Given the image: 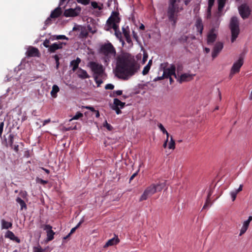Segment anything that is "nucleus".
Wrapping results in <instances>:
<instances>
[{"mask_svg": "<svg viewBox=\"0 0 252 252\" xmlns=\"http://www.w3.org/2000/svg\"><path fill=\"white\" fill-rule=\"evenodd\" d=\"M5 237L10 239L12 241H15L18 243H20V239L18 237L15 236L13 232L11 231H7L5 234Z\"/></svg>", "mask_w": 252, "mask_h": 252, "instance_id": "obj_19", "label": "nucleus"}, {"mask_svg": "<svg viewBox=\"0 0 252 252\" xmlns=\"http://www.w3.org/2000/svg\"><path fill=\"white\" fill-rule=\"evenodd\" d=\"M177 0H169L167 15L169 21L175 26L178 20V13L182 9L177 3Z\"/></svg>", "mask_w": 252, "mask_h": 252, "instance_id": "obj_3", "label": "nucleus"}, {"mask_svg": "<svg viewBox=\"0 0 252 252\" xmlns=\"http://www.w3.org/2000/svg\"><path fill=\"white\" fill-rule=\"evenodd\" d=\"M226 0H218V11L219 12H221L222 9L223 8Z\"/></svg>", "mask_w": 252, "mask_h": 252, "instance_id": "obj_31", "label": "nucleus"}, {"mask_svg": "<svg viewBox=\"0 0 252 252\" xmlns=\"http://www.w3.org/2000/svg\"><path fill=\"white\" fill-rule=\"evenodd\" d=\"M125 104H126L125 102H122L118 98L114 99L113 105L116 106H117L118 107H120V108H123L125 106Z\"/></svg>", "mask_w": 252, "mask_h": 252, "instance_id": "obj_29", "label": "nucleus"}, {"mask_svg": "<svg viewBox=\"0 0 252 252\" xmlns=\"http://www.w3.org/2000/svg\"><path fill=\"white\" fill-rule=\"evenodd\" d=\"M86 108L91 110L92 112H95V111H96V110L93 107L88 106V107H86Z\"/></svg>", "mask_w": 252, "mask_h": 252, "instance_id": "obj_61", "label": "nucleus"}, {"mask_svg": "<svg viewBox=\"0 0 252 252\" xmlns=\"http://www.w3.org/2000/svg\"><path fill=\"white\" fill-rule=\"evenodd\" d=\"M51 17L50 16L49 17H48L45 21V25L46 26H48L49 25H50L52 23V21H51Z\"/></svg>", "mask_w": 252, "mask_h": 252, "instance_id": "obj_52", "label": "nucleus"}, {"mask_svg": "<svg viewBox=\"0 0 252 252\" xmlns=\"http://www.w3.org/2000/svg\"><path fill=\"white\" fill-rule=\"evenodd\" d=\"M81 10V8L79 6L76 7L74 9L69 8L65 10L63 15L66 17H76L80 14Z\"/></svg>", "mask_w": 252, "mask_h": 252, "instance_id": "obj_11", "label": "nucleus"}, {"mask_svg": "<svg viewBox=\"0 0 252 252\" xmlns=\"http://www.w3.org/2000/svg\"><path fill=\"white\" fill-rule=\"evenodd\" d=\"M39 54V50L37 48L33 47H30L27 52L26 55L28 57H38Z\"/></svg>", "mask_w": 252, "mask_h": 252, "instance_id": "obj_16", "label": "nucleus"}, {"mask_svg": "<svg viewBox=\"0 0 252 252\" xmlns=\"http://www.w3.org/2000/svg\"><path fill=\"white\" fill-rule=\"evenodd\" d=\"M138 171L133 174L130 177L129 182H131L137 175Z\"/></svg>", "mask_w": 252, "mask_h": 252, "instance_id": "obj_57", "label": "nucleus"}, {"mask_svg": "<svg viewBox=\"0 0 252 252\" xmlns=\"http://www.w3.org/2000/svg\"><path fill=\"white\" fill-rule=\"evenodd\" d=\"M126 42L132 45V40L130 38V36L125 37Z\"/></svg>", "mask_w": 252, "mask_h": 252, "instance_id": "obj_54", "label": "nucleus"}, {"mask_svg": "<svg viewBox=\"0 0 252 252\" xmlns=\"http://www.w3.org/2000/svg\"><path fill=\"white\" fill-rule=\"evenodd\" d=\"M14 135L13 134H10L9 135L8 137V141L6 142V146L7 147L8 145L11 148H13V142H14Z\"/></svg>", "mask_w": 252, "mask_h": 252, "instance_id": "obj_26", "label": "nucleus"}, {"mask_svg": "<svg viewBox=\"0 0 252 252\" xmlns=\"http://www.w3.org/2000/svg\"><path fill=\"white\" fill-rule=\"evenodd\" d=\"M120 242V239L118 236L115 235V237L111 239H109L105 244L104 248H106L109 246L116 245Z\"/></svg>", "mask_w": 252, "mask_h": 252, "instance_id": "obj_17", "label": "nucleus"}, {"mask_svg": "<svg viewBox=\"0 0 252 252\" xmlns=\"http://www.w3.org/2000/svg\"><path fill=\"white\" fill-rule=\"evenodd\" d=\"M150 67L149 65H146L144 67L142 71V74L143 75H145L147 74L150 69Z\"/></svg>", "mask_w": 252, "mask_h": 252, "instance_id": "obj_39", "label": "nucleus"}, {"mask_svg": "<svg viewBox=\"0 0 252 252\" xmlns=\"http://www.w3.org/2000/svg\"><path fill=\"white\" fill-rule=\"evenodd\" d=\"M176 66L174 64H171L169 67H163V73L165 78H168L169 77L173 75L175 78H177V75L175 73Z\"/></svg>", "mask_w": 252, "mask_h": 252, "instance_id": "obj_10", "label": "nucleus"}, {"mask_svg": "<svg viewBox=\"0 0 252 252\" xmlns=\"http://www.w3.org/2000/svg\"><path fill=\"white\" fill-rule=\"evenodd\" d=\"M230 28L231 32V42H233L237 38L240 32L239 21L236 17L231 18Z\"/></svg>", "mask_w": 252, "mask_h": 252, "instance_id": "obj_6", "label": "nucleus"}, {"mask_svg": "<svg viewBox=\"0 0 252 252\" xmlns=\"http://www.w3.org/2000/svg\"><path fill=\"white\" fill-rule=\"evenodd\" d=\"M16 201L17 203H18L20 204L21 207V210L27 209V207L26 203L20 197H17V198L16 199Z\"/></svg>", "mask_w": 252, "mask_h": 252, "instance_id": "obj_28", "label": "nucleus"}, {"mask_svg": "<svg viewBox=\"0 0 252 252\" xmlns=\"http://www.w3.org/2000/svg\"><path fill=\"white\" fill-rule=\"evenodd\" d=\"M215 0H208V6L207 10V18L210 19L211 17V10L214 5Z\"/></svg>", "mask_w": 252, "mask_h": 252, "instance_id": "obj_21", "label": "nucleus"}, {"mask_svg": "<svg viewBox=\"0 0 252 252\" xmlns=\"http://www.w3.org/2000/svg\"><path fill=\"white\" fill-rule=\"evenodd\" d=\"M165 186V182H160L157 184H152L147 187L144 190L143 194L141 195L139 201H142L146 200L148 197L151 196L157 191H161Z\"/></svg>", "mask_w": 252, "mask_h": 252, "instance_id": "obj_4", "label": "nucleus"}, {"mask_svg": "<svg viewBox=\"0 0 252 252\" xmlns=\"http://www.w3.org/2000/svg\"><path fill=\"white\" fill-rule=\"evenodd\" d=\"M83 222H84V219H82L81 220L79 221V222L77 224V225L75 227L72 228L71 229L70 232L69 233L71 235L72 234H73Z\"/></svg>", "mask_w": 252, "mask_h": 252, "instance_id": "obj_36", "label": "nucleus"}, {"mask_svg": "<svg viewBox=\"0 0 252 252\" xmlns=\"http://www.w3.org/2000/svg\"><path fill=\"white\" fill-rule=\"evenodd\" d=\"M122 31L125 37L130 36L129 30L128 27L126 28L123 27Z\"/></svg>", "mask_w": 252, "mask_h": 252, "instance_id": "obj_37", "label": "nucleus"}, {"mask_svg": "<svg viewBox=\"0 0 252 252\" xmlns=\"http://www.w3.org/2000/svg\"><path fill=\"white\" fill-rule=\"evenodd\" d=\"M140 69V64L134 56L124 53L117 57L116 75L120 79L127 80Z\"/></svg>", "mask_w": 252, "mask_h": 252, "instance_id": "obj_1", "label": "nucleus"}, {"mask_svg": "<svg viewBox=\"0 0 252 252\" xmlns=\"http://www.w3.org/2000/svg\"><path fill=\"white\" fill-rule=\"evenodd\" d=\"M103 126L109 131L112 130L113 129L112 126L110 124H108L106 121H105V123L103 124Z\"/></svg>", "mask_w": 252, "mask_h": 252, "instance_id": "obj_43", "label": "nucleus"}, {"mask_svg": "<svg viewBox=\"0 0 252 252\" xmlns=\"http://www.w3.org/2000/svg\"><path fill=\"white\" fill-rule=\"evenodd\" d=\"M20 195L23 197H25L27 195V192L22 191L20 192Z\"/></svg>", "mask_w": 252, "mask_h": 252, "instance_id": "obj_60", "label": "nucleus"}, {"mask_svg": "<svg viewBox=\"0 0 252 252\" xmlns=\"http://www.w3.org/2000/svg\"><path fill=\"white\" fill-rule=\"evenodd\" d=\"M112 109L116 111L117 114H120L122 113V111L120 109L119 107L113 105L111 107Z\"/></svg>", "mask_w": 252, "mask_h": 252, "instance_id": "obj_45", "label": "nucleus"}, {"mask_svg": "<svg viewBox=\"0 0 252 252\" xmlns=\"http://www.w3.org/2000/svg\"><path fill=\"white\" fill-rule=\"evenodd\" d=\"M61 6H59L58 7L55 8L53 11H52L50 17L52 18H56L59 17L62 14V10L60 7Z\"/></svg>", "mask_w": 252, "mask_h": 252, "instance_id": "obj_20", "label": "nucleus"}, {"mask_svg": "<svg viewBox=\"0 0 252 252\" xmlns=\"http://www.w3.org/2000/svg\"><path fill=\"white\" fill-rule=\"evenodd\" d=\"M77 74L78 76L82 79H85L90 78V76L88 74L87 72L82 69L81 68H79L78 69V71L77 72Z\"/></svg>", "mask_w": 252, "mask_h": 252, "instance_id": "obj_18", "label": "nucleus"}, {"mask_svg": "<svg viewBox=\"0 0 252 252\" xmlns=\"http://www.w3.org/2000/svg\"><path fill=\"white\" fill-rule=\"evenodd\" d=\"M193 78V76L189 74L184 73L180 76L179 75H177V81L180 83H182L184 82L189 81L192 80Z\"/></svg>", "mask_w": 252, "mask_h": 252, "instance_id": "obj_15", "label": "nucleus"}, {"mask_svg": "<svg viewBox=\"0 0 252 252\" xmlns=\"http://www.w3.org/2000/svg\"><path fill=\"white\" fill-rule=\"evenodd\" d=\"M243 187V185H240L239 188L235 190L238 193L239 192H240L242 190Z\"/></svg>", "mask_w": 252, "mask_h": 252, "instance_id": "obj_59", "label": "nucleus"}, {"mask_svg": "<svg viewBox=\"0 0 252 252\" xmlns=\"http://www.w3.org/2000/svg\"><path fill=\"white\" fill-rule=\"evenodd\" d=\"M217 38V35L215 33H210L207 36V42L208 44L213 43Z\"/></svg>", "mask_w": 252, "mask_h": 252, "instance_id": "obj_25", "label": "nucleus"}, {"mask_svg": "<svg viewBox=\"0 0 252 252\" xmlns=\"http://www.w3.org/2000/svg\"><path fill=\"white\" fill-rule=\"evenodd\" d=\"M132 35L133 38H134L136 41H137L138 39V36L137 34V33L135 32L134 31H132Z\"/></svg>", "mask_w": 252, "mask_h": 252, "instance_id": "obj_56", "label": "nucleus"}, {"mask_svg": "<svg viewBox=\"0 0 252 252\" xmlns=\"http://www.w3.org/2000/svg\"><path fill=\"white\" fill-rule=\"evenodd\" d=\"M88 66L94 73L97 76H101L104 72L103 66L101 64L95 62H90L89 63Z\"/></svg>", "mask_w": 252, "mask_h": 252, "instance_id": "obj_7", "label": "nucleus"}, {"mask_svg": "<svg viewBox=\"0 0 252 252\" xmlns=\"http://www.w3.org/2000/svg\"><path fill=\"white\" fill-rule=\"evenodd\" d=\"M91 5L94 9H98L99 10H101L102 9V7L98 6L96 1H92L91 2Z\"/></svg>", "mask_w": 252, "mask_h": 252, "instance_id": "obj_42", "label": "nucleus"}, {"mask_svg": "<svg viewBox=\"0 0 252 252\" xmlns=\"http://www.w3.org/2000/svg\"><path fill=\"white\" fill-rule=\"evenodd\" d=\"M33 252H43V250L40 247H34Z\"/></svg>", "mask_w": 252, "mask_h": 252, "instance_id": "obj_49", "label": "nucleus"}, {"mask_svg": "<svg viewBox=\"0 0 252 252\" xmlns=\"http://www.w3.org/2000/svg\"><path fill=\"white\" fill-rule=\"evenodd\" d=\"M122 94H123V91L122 90L115 91L113 92V94H110V96L116 97L118 95H122Z\"/></svg>", "mask_w": 252, "mask_h": 252, "instance_id": "obj_38", "label": "nucleus"}, {"mask_svg": "<svg viewBox=\"0 0 252 252\" xmlns=\"http://www.w3.org/2000/svg\"><path fill=\"white\" fill-rule=\"evenodd\" d=\"M158 128L160 129L162 133L166 135V137H167V139H168L169 134L167 131L164 127L160 123L158 124Z\"/></svg>", "mask_w": 252, "mask_h": 252, "instance_id": "obj_34", "label": "nucleus"}, {"mask_svg": "<svg viewBox=\"0 0 252 252\" xmlns=\"http://www.w3.org/2000/svg\"><path fill=\"white\" fill-rule=\"evenodd\" d=\"M55 37V39L56 40H59V39H66L68 40V38L65 36L64 35H55L54 36Z\"/></svg>", "mask_w": 252, "mask_h": 252, "instance_id": "obj_41", "label": "nucleus"}, {"mask_svg": "<svg viewBox=\"0 0 252 252\" xmlns=\"http://www.w3.org/2000/svg\"><path fill=\"white\" fill-rule=\"evenodd\" d=\"M41 227L44 230L46 231L47 241H52L54 239V235H55V232L52 230V226L49 224H44L42 225Z\"/></svg>", "mask_w": 252, "mask_h": 252, "instance_id": "obj_12", "label": "nucleus"}, {"mask_svg": "<svg viewBox=\"0 0 252 252\" xmlns=\"http://www.w3.org/2000/svg\"><path fill=\"white\" fill-rule=\"evenodd\" d=\"M94 79H95V81L96 84H97V86H99L101 84H102V82H103V81L101 79L97 80V76L95 77Z\"/></svg>", "mask_w": 252, "mask_h": 252, "instance_id": "obj_53", "label": "nucleus"}, {"mask_svg": "<svg viewBox=\"0 0 252 252\" xmlns=\"http://www.w3.org/2000/svg\"><path fill=\"white\" fill-rule=\"evenodd\" d=\"M237 194L238 193L235 190H233L230 192V195L232 201H234L236 199Z\"/></svg>", "mask_w": 252, "mask_h": 252, "instance_id": "obj_44", "label": "nucleus"}, {"mask_svg": "<svg viewBox=\"0 0 252 252\" xmlns=\"http://www.w3.org/2000/svg\"><path fill=\"white\" fill-rule=\"evenodd\" d=\"M3 126H4V122H0V138L1 137L2 133L3 132Z\"/></svg>", "mask_w": 252, "mask_h": 252, "instance_id": "obj_50", "label": "nucleus"}, {"mask_svg": "<svg viewBox=\"0 0 252 252\" xmlns=\"http://www.w3.org/2000/svg\"><path fill=\"white\" fill-rule=\"evenodd\" d=\"M12 149L14 150V151L16 153H18V151H19V145H13V148Z\"/></svg>", "mask_w": 252, "mask_h": 252, "instance_id": "obj_55", "label": "nucleus"}, {"mask_svg": "<svg viewBox=\"0 0 252 252\" xmlns=\"http://www.w3.org/2000/svg\"><path fill=\"white\" fill-rule=\"evenodd\" d=\"M1 222L2 229H8L11 228L12 226V223L11 222H7L3 219L1 220Z\"/></svg>", "mask_w": 252, "mask_h": 252, "instance_id": "obj_27", "label": "nucleus"}, {"mask_svg": "<svg viewBox=\"0 0 252 252\" xmlns=\"http://www.w3.org/2000/svg\"><path fill=\"white\" fill-rule=\"evenodd\" d=\"M114 88V86L112 84H107L105 86L106 90H113Z\"/></svg>", "mask_w": 252, "mask_h": 252, "instance_id": "obj_48", "label": "nucleus"}, {"mask_svg": "<svg viewBox=\"0 0 252 252\" xmlns=\"http://www.w3.org/2000/svg\"><path fill=\"white\" fill-rule=\"evenodd\" d=\"M53 58H54V59L55 60V61L56 62H58V61H59L60 60V58L58 56V55H55L53 56Z\"/></svg>", "mask_w": 252, "mask_h": 252, "instance_id": "obj_63", "label": "nucleus"}, {"mask_svg": "<svg viewBox=\"0 0 252 252\" xmlns=\"http://www.w3.org/2000/svg\"><path fill=\"white\" fill-rule=\"evenodd\" d=\"M169 149H174L175 148V142L172 136H170V141L168 145Z\"/></svg>", "mask_w": 252, "mask_h": 252, "instance_id": "obj_35", "label": "nucleus"}, {"mask_svg": "<svg viewBox=\"0 0 252 252\" xmlns=\"http://www.w3.org/2000/svg\"><path fill=\"white\" fill-rule=\"evenodd\" d=\"M99 53L104 55L105 63L109 62L111 59L116 56V51L112 44L109 42L102 44L99 48Z\"/></svg>", "mask_w": 252, "mask_h": 252, "instance_id": "obj_5", "label": "nucleus"}, {"mask_svg": "<svg viewBox=\"0 0 252 252\" xmlns=\"http://www.w3.org/2000/svg\"><path fill=\"white\" fill-rule=\"evenodd\" d=\"M78 3H80L84 5H87L89 3L90 0H77Z\"/></svg>", "mask_w": 252, "mask_h": 252, "instance_id": "obj_47", "label": "nucleus"}, {"mask_svg": "<svg viewBox=\"0 0 252 252\" xmlns=\"http://www.w3.org/2000/svg\"><path fill=\"white\" fill-rule=\"evenodd\" d=\"M83 116V114L82 113L77 112V113L73 117L71 120H78Z\"/></svg>", "mask_w": 252, "mask_h": 252, "instance_id": "obj_40", "label": "nucleus"}, {"mask_svg": "<svg viewBox=\"0 0 252 252\" xmlns=\"http://www.w3.org/2000/svg\"><path fill=\"white\" fill-rule=\"evenodd\" d=\"M81 59L78 57L76 60H74L70 62V65L72 66V70L73 71H75L78 68Z\"/></svg>", "mask_w": 252, "mask_h": 252, "instance_id": "obj_23", "label": "nucleus"}, {"mask_svg": "<svg viewBox=\"0 0 252 252\" xmlns=\"http://www.w3.org/2000/svg\"><path fill=\"white\" fill-rule=\"evenodd\" d=\"M120 22V18L119 17V13L117 12H113L111 15L109 17L106 21V26L104 29L108 31L111 29H113L115 31L116 36L120 38L122 37V34L119 31V25H118Z\"/></svg>", "mask_w": 252, "mask_h": 252, "instance_id": "obj_2", "label": "nucleus"}, {"mask_svg": "<svg viewBox=\"0 0 252 252\" xmlns=\"http://www.w3.org/2000/svg\"><path fill=\"white\" fill-rule=\"evenodd\" d=\"M60 89L57 85H54L52 87V91H51V95L54 97L56 98L57 96V93L59 92Z\"/></svg>", "mask_w": 252, "mask_h": 252, "instance_id": "obj_24", "label": "nucleus"}, {"mask_svg": "<svg viewBox=\"0 0 252 252\" xmlns=\"http://www.w3.org/2000/svg\"><path fill=\"white\" fill-rule=\"evenodd\" d=\"M249 224H250L249 223L245 221L244 222L243 226L240 230V233L239 234L240 236L242 235L246 232L248 228Z\"/></svg>", "mask_w": 252, "mask_h": 252, "instance_id": "obj_30", "label": "nucleus"}, {"mask_svg": "<svg viewBox=\"0 0 252 252\" xmlns=\"http://www.w3.org/2000/svg\"><path fill=\"white\" fill-rule=\"evenodd\" d=\"M50 43V40L49 39H46L44 41L43 45L44 47H45L46 48H48L49 49V47L50 46V45H49Z\"/></svg>", "mask_w": 252, "mask_h": 252, "instance_id": "obj_46", "label": "nucleus"}, {"mask_svg": "<svg viewBox=\"0 0 252 252\" xmlns=\"http://www.w3.org/2000/svg\"><path fill=\"white\" fill-rule=\"evenodd\" d=\"M168 140V139H167V137H166V140L165 141L164 143L163 144V147L164 148H166L167 145Z\"/></svg>", "mask_w": 252, "mask_h": 252, "instance_id": "obj_62", "label": "nucleus"}, {"mask_svg": "<svg viewBox=\"0 0 252 252\" xmlns=\"http://www.w3.org/2000/svg\"><path fill=\"white\" fill-rule=\"evenodd\" d=\"M37 181L40 183L42 185H45V184H47L48 183V181H46V180H44L42 179H40V178H37Z\"/></svg>", "mask_w": 252, "mask_h": 252, "instance_id": "obj_51", "label": "nucleus"}, {"mask_svg": "<svg viewBox=\"0 0 252 252\" xmlns=\"http://www.w3.org/2000/svg\"><path fill=\"white\" fill-rule=\"evenodd\" d=\"M223 47V45L222 42H218L216 43L212 53V57L213 59L217 57L219 53L222 49Z\"/></svg>", "mask_w": 252, "mask_h": 252, "instance_id": "obj_13", "label": "nucleus"}, {"mask_svg": "<svg viewBox=\"0 0 252 252\" xmlns=\"http://www.w3.org/2000/svg\"><path fill=\"white\" fill-rule=\"evenodd\" d=\"M51 122V119H48L47 120H44L43 122V125H42V126H45L46 124L49 123L50 122Z\"/></svg>", "mask_w": 252, "mask_h": 252, "instance_id": "obj_58", "label": "nucleus"}, {"mask_svg": "<svg viewBox=\"0 0 252 252\" xmlns=\"http://www.w3.org/2000/svg\"><path fill=\"white\" fill-rule=\"evenodd\" d=\"M211 195H212V193L211 192V191H210L208 194L207 198L206 200L205 203L203 206V209H206L207 207H208L210 205V204L211 203V201H210V196H211Z\"/></svg>", "mask_w": 252, "mask_h": 252, "instance_id": "obj_32", "label": "nucleus"}, {"mask_svg": "<svg viewBox=\"0 0 252 252\" xmlns=\"http://www.w3.org/2000/svg\"><path fill=\"white\" fill-rule=\"evenodd\" d=\"M195 27L198 32L200 34H202L203 30V25L202 24V20L201 19H197L195 22Z\"/></svg>", "mask_w": 252, "mask_h": 252, "instance_id": "obj_22", "label": "nucleus"}, {"mask_svg": "<svg viewBox=\"0 0 252 252\" xmlns=\"http://www.w3.org/2000/svg\"><path fill=\"white\" fill-rule=\"evenodd\" d=\"M88 33L85 28H81V32L79 34V37L84 38L87 36Z\"/></svg>", "mask_w": 252, "mask_h": 252, "instance_id": "obj_33", "label": "nucleus"}, {"mask_svg": "<svg viewBox=\"0 0 252 252\" xmlns=\"http://www.w3.org/2000/svg\"><path fill=\"white\" fill-rule=\"evenodd\" d=\"M66 44V43L61 42L54 43L50 45L48 49V51L51 53H54L56 50L62 49L63 45H65Z\"/></svg>", "mask_w": 252, "mask_h": 252, "instance_id": "obj_14", "label": "nucleus"}, {"mask_svg": "<svg viewBox=\"0 0 252 252\" xmlns=\"http://www.w3.org/2000/svg\"><path fill=\"white\" fill-rule=\"evenodd\" d=\"M243 59L240 57L237 61L234 63L231 69L229 75L230 78H231L234 74L240 71V68L243 65Z\"/></svg>", "mask_w": 252, "mask_h": 252, "instance_id": "obj_9", "label": "nucleus"}, {"mask_svg": "<svg viewBox=\"0 0 252 252\" xmlns=\"http://www.w3.org/2000/svg\"><path fill=\"white\" fill-rule=\"evenodd\" d=\"M252 220V216H250L248 218V219L246 220L247 222L249 223L250 224V222Z\"/></svg>", "mask_w": 252, "mask_h": 252, "instance_id": "obj_64", "label": "nucleus"}, {"mask_svg": "<svg viewBox=\"0 0 252 252\" xmlns=\"http://www.w3.org/2000/svg\"><path fill=\"white\" fill-rule=\"evenodd\" d=\"M240 15L243 19L248 18L251 14V10L246 3L241 4L238 7Z\"/></svg>", "mask_w": 252, "mask_h": 252, "instance_id": "obj_8", "label": "nucleus"}]
</instances>
